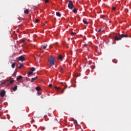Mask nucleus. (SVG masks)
I'll return each mask as SVG.
<instances>
[{
  "mask_svg": "<svg viewBox=\"0 0 131 131\" xmlns=\"http://www.w3.org/2000/svg\"><path fill=\"white\" fill-rule=\"evenodd\" d=\"M122 37H127V34H126V35L121 34V35H120V36L119 37L117 36H115V37H114V38L115 40H121V38H122Z\"/></svg>",
  "mask_w": 131,
  "mask_h": 131,
  "instance_id": "nucleus-1",
  "label": "nucleus"
},
{
  "mask_svg": "<svg viewBox=\"0 0 131 131\" xmlns=\"http://www.w3.org/2000/svg\"><path fill=\"white\" fill-rule=\"evenodd\" d=\"M49 61L50 62V65L52 66H53V65H55V62L56 61L55 57L53 56L51 57V58H49Z\"/></svg>",
  "mask_w": 131,
  "mask_h": 131,
  "instance_id": "nucleus-2",
  "label": "nucleus"
},
{
  "mask_svg": "<svg viewBox=\"0 0 131 131\" xmlns=\"http://www.w3.org/2000/svg\"><path fill=\"white\" fill-rule=\"evenodd\" d=\"M68 7L69 9L72 10L73 8H74V6L73 5V3L71 1H69V4L68 5Z\"/></svg>",
  "mask_w": 131,
  "mask_h": 131,
  "instance_id": "nucleus-3",
  "label": "nucleus"
},
{
  "mask_svg": "<svg viewBox=\"0 0 131 131\" xmlns=\"http://www.w3.org/2000/svg\"><path fill=\"white\" fill-rule=\"evenodd\" d=\"M19 61H21V62H23V61H25V57L23 55L20 56L18 57Z\"/></svg>",
  "mask_w": 131,
  "mask_h": 131,
  "instance_id": "nucleus-4",
  "label": "nucleus"
},
{
  "mask_svg": "<svg viewBox=\"0 0 131 131\" xmlns=\"http://www.w3.org/2000/svg\"><path fill=\"white\" fill-rule=\"evenodd\" d=\"M6 95V91L5 90H3L0 93V96L1 97H5V95Z\"/></svg>",
  "mask_w": 131,
  "mask_h": 131,
  "instance_id": "nucleus-5",
  "label": "nucleus"
},
{
  "mask_svg": "<svg viewBox=\"0 0 131 131\" xmlns=\"http://www.w3.org/2000/svg\"><path fill=\"white\" fill-rule=\"evenodd\" d=\"M37 78H38V76H36L35 78H32L31 82H33V81H35V80H36Z\"/></svg>",
  "mask_w": 131,
  "mask_h": 131,
  "instance_id": "nucleus-6",
  "label": "nucleus"
},
{
  "mask_svg": "<svg viewBox=\"0 0 131 131\" xmlns=\"http://www.w3.org/2000/svg\"><path fill=\"white\" fill-rule=\"evenodd\" d=\"M22 78H23V77L21 75H19L16 78V80L17 81H19V80H21Z\"/></svg>",
  "mask_w": 131,
  "mask_h": 131,
  "instance_id": "nucleus-7",
  "label": "nucleus"
},
{
  "mask_svg": "<svg viewBox=\"0 0 131 131\" xmlns=\"http://www.w3.org/2000/svg\"><path fill=\"white\" fill-rule=\"evenodd\" d=\"M59 60H61V61L63 60V56L62 55H60L58 57Z\"/></svg>",
  "mask_w": 131,
  "mask_h": 131,
  "instance_id": "nucleus-8",
  "label": "nucleus"
},
{
  "mask_svg": "<svg viewBox=\"0 0 131 131\" xmlns=\"http://www.w3.org/2000/svg\"><path fill=\"white\" fill-rule=\"evenodd\" d=\"M11 63V64H12V65H11V67H12V68H15V65H16V63H12V62H10Z\"/></svg>",
  "mask_w": 131,
  "mask_h": 131,
  "instance_id": "nucleus-9",
  "label": "nucleus"
},
{
  "mask_svg": "<svg viewBox=\"0 0 131 131\" xmlns=\"http://www.w3.org/2000/svg\"><path fill=\"white\" fill-rule=\"evenodd\" d=\"M35 90L36 91H37L38 92L40 91L41 89H40V87L39 86H37L36 88H35Z\"/></svg>",
  "mask_w": 131,
  "mask_h": 131,
  "instance_id": "nucleus-10",
  "label": "nucleus"
},
{
  "mask_svg": "<svg viewBox=\"0 0 131 131\" xmlns=\"http://www.w3.org/2000/svg\"><path fill=\"white\" fill-rule=\"evenodd\" d=\"M17 88H18V86H17V85H15V87L13 88V91H14V92L17 91Z\"/></svg>",
  "mask_w": 131,
  "mask_h": 131,
  "instance_id": "nucleus-11",
  "label": "nucleus"
},
{
  "mask_svg": "<svg viewBox=\"0 0 131 131\" xmlns=\"http://www.w3.org/2000/svg\"><path fill=\"white\" fill-rule=\"evenodd\" d=\"M41 48H43V49H47V47H48V45H46V46H43V45H41Z\"/></svg>",
  "mask_w": 131,
  "mask_h": 131,
  "instance_id": "nucleus-12",
  "label": "nucleus"
},
{
  "mask_svg": "<svg viewBox=\"0 0 131 131\" xmlns=\"http://www.w3.org/2000/svg\"><path fill=\"white\" fill-rule=\"evenodd\" d=\"M24 13L25 14H29V11H28V9H26L25 10H24Z\"/></svg>",
  "mask_w": 131,
  "mask_h": 131,
  "instance_id": "nucleus-13",
  "label": "nucleus"
},
{
  "mask_svg": "<svg viewBox=\"0 0 131 131\" xmlns=\"http://www.w3.org/2000/svg\"><path fill=\"white\" fill-rule=\"evenodd\" d=\"M56 16H57V17H61V14L60 13V12H56Z\"/></svg>",
  "mask_w": 131,
  "mask_h": 131,
  "instance_id": "nucleus-14",
  "label": "nucleus"
},
{
  "mask_svg": "<svg viewBox=\"0 0 131 131\" xmlns=\"http://www.w3.org/2000/svg\"><path fill=\"white\" fill-rule=\"evenodd\" d=\"M83 23L84 24H86V25L89 24V23L88 22V21H86L84 19L83 20Z\"/></svg>",
  "mask_w": 131,
  "mask_h": 131,
  "instance_id": "nucleus-15",
  "label": "nucleus"
},
{
  "mask_svg": "<svg viewBox=\"0 0 131 131\" xmlns=\"http://www.w3.org/2000/svg\"><path fill=\"white\" fill-rule=\"evenodd\" d=\"M23 67V64L22 63H20V66L18 67L19 69H21Z\"/></svg>",
  "mask_w": 131,
  "mask_h": 131,
  "instance_id": "nucleus-16",
  "label": "nucleus"
},
{
  "mask_svg": "<svg viewBox=\"0 0 131 131\" xmlns=\"http://www.w3.org/2000/svg\"><path fill=\"white\" fill-rule=\"evenodd\" d=\"M73 13H77V10H76V8H74V9L73 10Z\"/></svg>",
  "mask_w": 131,
  "mask_h": 131,
  "instance_id": "nucleus-17",
  "label": "nucleus"
},
{
  "mask_svg": "<svg viewBox=\"0 0 131 131\" xmlns=\"http://www.w3.org/2000/svg\"><path fill=\"white\" fill-rule=\"evenodd\" d=\"M59 69H60V71H61V72H62V71H64V69H63V68L60 67L59 68Z\"/></svg>",
  "mask_w": 131,
  "mask_h": 131,
  "instance_id": "nucleus-18",
  "label": "nucleus"
},
{
  "mask_svg": "<svg viewBox=\"0 0 131 131\" xmlns=\"http://www.w3.org/2000/svg\"><path fill=\"white\" fill-rule=\"evenodd\" d=\"M55 90H60L61 88L60 87H57V86H55Z\"/></svg>",
  "mask_w": 131,
  "mask_h": 131,
  "instance_id": "nucleus-19",
  "label": "nucleus"
},
{
  "mask_svg": "<svg viewBox=\"0 0 131 131\" xmlns=\"http://www.w3.org/2000/svg\"><path fill=\"white\" fill-rule=\"evenodd\" d=\"M32 73H33V72H28V75H31V74H32Z\"/></svg>",
  "mask_w": 131,
  "mask_h": 131,
  "instance_id": "nucleus-20",
  "label": "nucleus"
},
{
  "mask_svg": "<svg viewBox=\"0 0 131 131\" xmlns=\"http://www.w3.org/2000/svg\"><path fill=\"white\" fill-rule=\"evenodd\" d=\"M71 35H76V33H74V32H72L71 33Z\"/></svg>",
  "mask_w": 131,
  "mask_h": 131,
  "instance_id": "nucleus-21",
  "label": "nucleus"
},
{
  "mask_svg": "<svg viewBox=\"0 0 131 131\" xmlns=\"http://www.w3.org/2000/svg\"><path fill=\"white\" fill-rule=\"evenodd\" d=\"M31 71H35V69H34V68H31Z\"/></svg>",
  "mask_w": 131,
  "mask_h": 131,
  "instance_id": "nucleus-22",
  "label": "nucleus"
},
{
  "mask_svg": "<svg viewBox=\"0 0 131 131\" xmlns=\"http://www.w3.org/2000/svg\"><path fill=\"white\" fill-rule=\"evenodd\" d=\"M13 82H14V80H12L10 81V82H9V84H11L13 83Z\"/></svg>",
  "mask_w": 131,
  "mask_h": 131,
  "instance_id": "nucleus-23",
  "label": "nucleus"
},
{
  "mask_svg": "<svg viewBox=\"0 0 131 131\" xmlns=\"http://www.w3.org/2000/svg\"><path fill=\"white\" fill-rule=\"evenodd\" d=\"M101 19H105L104 18H105V15H101Z\"/></svg>",
  "mask_w": 131,
  "mask_h": 131,
  "instance_id": "nucleus-24",
  "label": "nucleus"
},
{
  "mask_svg": "<svg viewBox=\"0 0 131 131\" xmlns=\"http://www.w3.org/2000/svg\"><path fill=\"white\" fill-rule=\"evenodd\" d=\"M17 74V73L16 72H15L13 74V76H16V74Z\"/></svg>",
  "mask_w": 131,
  "mask_h": 131,
  "instance_id": "nucleus-25",
  "label": "nucleus"
},
{
  "mask_svg": "<svg viewBox=\"0 0 131 131\" xmlns=\"http://www.w3.org/2000/svg\"><path fill=\"white\" fill-rule=\"evenodd\" d=\"M49 1H50V0H45V2L46 4L48 3Z\"/></svg>",
  "mask_w": 131,
  "mask_h": 131,
  "instance_id": "nucleus-26",
  "label": "nucleus"
},
{
  "mask_svg": "<svg viewBox=\"0 0 131 131\" xmlns=\"http://www.w3.org/2000/svg\"><path fill=\"white\" fill-rule=\"evenodd\" d=\"M35 23H38V19H36L35 20Z\"/></svg>",
  "mask_w": 131,
  "mask_h": 131,
  "instance_id": "nucleus-27",
  "label": "nucleus"
},
{
  "mask_svg": "<svg viewBox=\"0 0 131 131\" xmlns=\"http://www.w3.org/2000/svg\"><path fill=\"white\" fill-rule=\"evenodd\" d=\"M116 9V7H113L112 10L113 11L115 10Z\"/></svg>",
  "mask_w": 131,
  "mask_h": 131,
  "instance_id": "nucleus-28",
  "label": "nucleus"
},
{
  "mask_svg": "<svg viewBox=\"0 0 131 131\" xmlns=\"http://www.w3.org/2000/svg\"><path fill=\"white\" fill-rule=\"evenodd\" d=\"M52 85H52V84H49V88H52Z\"/></svg>",
  "mask_w": 131,
  "mask_h": 131,
  "instance_id": "nucleus-29",
  "label": "nucleus"
},
{
  "mask_svg": "<svg viewBox=\"0 0 131 131\" xmlns=\"http://www.w3.org/2000/svg\"><path fill=\"white\" fill-rule=\"evenodd\" d=\"M60 92H61V94H64V90H61Z\"/></svg>",
  "mask_w": 131,
  "mask_h": 131,
  "instance_id": "nucleus-30",
  "label": "nucleus"
},
{
  "mask_svg": "<svg viewBox=\"0 0 131 131\" xmlns=\"http://www.w3.org/2000/svg\"><path fill=\"white\" fill-rule=\"evenodd\" d=\"M100 31H101V29H99L98 30H97V32H100Z\"/></svg>",
  "mask_w": 131,
  "mask_h": 131,
  "instance_id": "nucleus-31",
  "label": "nucleus"
},
{
  "mask_svg": "<svg viewBox=\"0 0 131 131\" xmlns=\"http://www.w3.org/2000/svg\"><path fill=\"white\" fill-rule=\"evenodd\" d=\"M64 89H67V85H65Z\"/></svg>",
  "mask_w": 131,
  "mask_h": 131,
  "instance_id": "nucleus-32",
  "label": "nucleus"
},
{
  "mask_svg": "<svg viewBox=\"0 0 131 131\" xmlns=\"http://www.w3.org/2000/svg\"><path fill=\"white\" fill-rule=\"evenodd\" d=\"M126 12H128V10L127 9H125Z\"/></svg>",
  "mask_w": 131,
  "mask_h": 131,
  "instance_id": "nucleus-33",
  "label": "nucleus"
},
{
  "mask_svg": "<svg viewBox=\"0 0 131 131\" xmlns=\"http://www.w3.org/2000/svg\"><path fill=\"white\" fill-rule=\"evenodd\" d=\"M60 83H61V84H63V82H60Z\"/></svg>",
  "mask_w": 131,
  "mask_h": 131,
  "instance_id": "nucleus-34",
  "label": "nucleus"
},
{
  "mask_svg": "<svg viewBox=\"0 0 131 131\" xmlns=\"http://www.w3.org/2000/svg\"><path fill=\"white\" fill-rule=\"evenodd\" d=\"M86 46H87L86 45H84V47H86Z\"/></svg>",
  "mask_w": 131,
  "mask_h": 131,
  "instance_id": "nucleus-35",
  "label": "nucleus"
},
{
  "mask_svg": "<svg viewBox=\"0 0 131 131\" xmlns=\"http://www.w3.org/2000/svg\"><path fill=\"white\" fill-rule=\"evenodd\" d=\"M24 41V40H23V42Z\"/></svg>",
  "mask_w": 131,
  "mask_h": 131,
  "instance_id": "nucleus-36",
  "label": "nucleus"
}]
</instances>
